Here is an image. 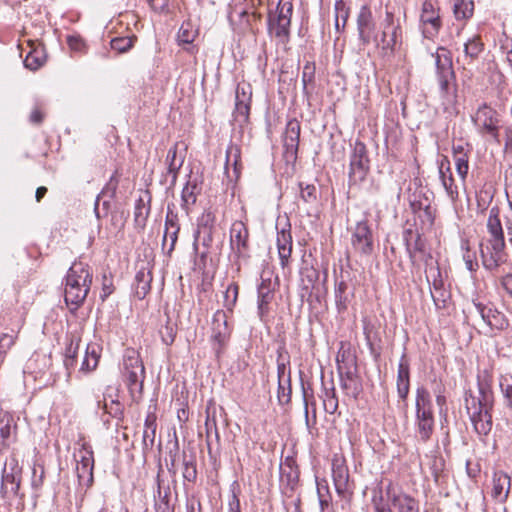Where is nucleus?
I'll return each instance as SVG.
<instances>
[{
    "mask_svg": "<svg viewBox=\"0 0 512 512\" xmlns=\"http://www.w3.org/2000/svg\"><path fill=\"white\" fill-rule=\"evenodd\" d=\"M381 36L378 42L386 55H393L402 44L403 30L400 17L386 7L384 19L380 23Z\"/></svg>",
    "mask_w": 512,
    "mask_h": 512,
    "instance_id": "39448f33",
    "label": "nucleus"
},
{
    "mask_svg": "<svg viewBox=\"0 0 512 512\" xmlns=\"http://www.w3.org/2000/svg\"><path fill=\"white\" fill-rule=\"evenodd\" d=\"M290 356L284 347L277 350V376L278 382L286 381L288 370H290Z\"/></svg>",
    "mask_w": 512,
    "mask_h": 512,
    "instance_id": "4c0bfd02",
    "label": "nucleus"
},
{
    "mask_svg": "<svg viewBox=\"0 0 512 512\" xmlns=\"http://www.w3.org/2000/svg\"><path fill=\"white\" fill-rule=\"evenodd\" d=\"M511 490V477L504 471H495L492 476L491 497L504 504Z\"/></svg>",
    "mask_w": 512,
    "mask_h": 512,
    "instance_id": "412c9836",
    "label": "nucleus"
},
{
    "mask_svg": "<svg viewBox=\"0 0 512 512\" xmlns=\"http://www.w3.org/2000/svg\"><path fill=\"white\" fill-rule=\"evenodd\" d=\"M499 387L508 408L512 409V375L503 374L499 377Z\"/></svg>",
    "mask_w": 512,
    "mask_h": 512,
    "instance_id": "8fccbe9b",
    "label": "nucleus"
},
{
    "mask_svg": "<svg viewBox=\"0 0 512 512\" xmlns=\"http://www.w3.org/2000/svg\"><path fill=\"white\" fill-rule=\"evenodd\" d=\"M426 279L431 285L433 291L444 288V282L442 280L441 271L438 265H428L426 269Z\"/></svg>",
    "mask_w": 512,
    "mask_h": 512,
    "instance_id": "c03bdc74",
    "label": "nucleus"
},
{
    "mask_svg": "<svg viewBox=\"0 0 512 512\" xmlns=\"http://www.w3.org/2000/svg\"><path fill=\"white\" fill-rule=\"evenodd\" d=\"M197 36V31L193 28L190 22H184L178 31V42L179 44L188 45L185 50L190 53H196L195 46L191 45Z\"/></svg>",
    "mask_w": 512,
    "mask_h": 512,
    "instance_id": "72a5a7b5",
    "label": "nucleus"
},
{
    "mask_svg": "<svg viewBox=\"0 0 512 512\" xmlns=\"http://www.w3.org/2000/svg\"><path fill=\"white\" fill-rule=\"evenodd\" d=\"M242 171L241 149L231 143L226 149L225 175L229 182H236Z\"/></svg>",
    "mask_w": 512,
    "mask_h": 512,
    "instance_id": "6ab92c4d",
    "label": "nucleus"
},
{
    "mask_svg": "<svg viewBox=\"0 0 512 512\" xmlns=\"http://www.w3.org/2000/svg\"><path fill=\"white\" fill-rule=\"evenodd\" d=\"M301 126L296 119L287 122L285 133L283 136L284 157L287 162H295L297 160Z\"/></svg>",
    "mask_w": 512,
    "mask_h": 512,
    "instance_id": "2eb2a0df",
    "label": "nucleus"
},
{
    "mask_svg": "<svg viewBox=\"0 0 512 512\" xmlns=\"http://www.w3.org/2000/svg\"><path fill=\"white\" fill-rule=\"evenodd\" d=\"M484 50V43L479 35L473 36L464 45L465 57L471 61L476 60Z\"/></svg>",
    "mask_w": 512,
    "mask_h": 512,
    "instance_id": "ea45409f",
    "label": "nucleus"
},
{
    "mask_svg": "<svg viewBox=\"0 0 512 512\" xmlns=\"http://www.w3.org/2000/svg\"><path fill=\"white\" fill-rule=\"evenodd\" d=\"M338 363V374L340 377V386L346 392L348 396L357 399L359 394L362 391V385L359 380V377L356 374V366L354 360H351V364L345 363L342 360V364L340 363L339 356L337 357Z\"/></svg>",
    "mask_w": 512,
    "mask_h": 512,
    "instance_id": "9b49d317",
    "label": "nucleus"
},
{
    "mask_svg": "<svg viewBox=\"0 0 512 512\" xmlns=\"http://www.w3.org/2000/svg\"><path fill=\"white\" fill-rule=\"evenodd\" d=\"M250 114V97L245 92L240 95L239 88L236 91L235 110L233 113L234 120L240 125H244L249 120Z\"/></svg>",
    "mask_w": 512,
    "mask_h": 512,
    "instance_id": "c85d7f7f",
    "label": "nucleus"
},
{
    "mask_svg": "<svg viewBox=\"0 0 512 512\" xmlns=\"http://www.w3.org/2000/svg\"><path fill=\"white\" fill-rule=\"evenodd\" d=\"M150 208L145 204L142 198H139L135 203L134 221L138 227H144Z\"/></svg>",
    "mask_w": 512,
    "mask_h": 512,
    "instance_id": "3c124183",
    "label": "nucleus"
},
{
    "mask_svg": "<svg viewBox=\"0 0 512 512\" xmlns=\"http://www.w3.org/2000/svg\"><path fill=\"white\" fill-rule=\"evenodd\" d=\"M179 231V229H164L162 238V250L167 255H171V253L174 251L178 240Z\"/></svg>",
    "mask_w": 512,
    "mask_h": 512,
    "instance_id": "09e8293b",
    "label": "nucleus"
},
{
    "mask_svg": "<svg viewBox=\"0 0 512 512\" xmlns=\"http://www.w3.org/2000/svg\"><path fill=\"white\" fill-rule=\"evenodd\" d=\"M291 370H288L286 381L278 382L277 398L280 405H286L291 402Z\"/></svg>",
    "mask_w": 512,
    "mask_h": 512,
    "instance_id": "37998d69",
    "label": "nucleus"
},
{
    "mask_svg": "<svg viewBox=\"0 0 512 512\" xmlns=\"http://www.w3.org/2000/svg\"><path fill=\"white\" fill-rule=\"evenodd\" d=\"M456 170L460 177L464 180L467 176L469 165L468 157L466 153H460L459 156L455 157Z\"/></svg>",
    "mask_w": 512,
    "mask_h": 512,
    "instance_id": "774afa93",
    "label": "nucleus"
},
{
    "mask_svg": "<svg viewBox=\"0 0 512 512\" xmlns=\"http://www.w3.org/2000/svg\"><path fill=\"white\" fill-rule=\"evenodd\" d=\"M274 285L270 278H261L257 287L258 315L263 319L269 312V305L274 298Z\"/></svg>",
    "mask_w": 512,
    "mask_h": 512,
    "instance_id": "5701e85b",
    "label": "nucleus"
},
{
    "mask_svg": "<svg viewBox=\"0 0 512 512\" xmlns=\"http://www.w3.org/2000/svg\"><path fill=\"white\" fill-rule=\"evenodd\" d=\"M75 457H79V459H76V473L79 483L90 487L93 483L94 468V458L91 447L87 444H83L78 455H75Z\"/></svg>",
    "mask_w": 512,
    "mask_h": 512,
    "instance_id": "4468645a",
    "label": "nucleus"
},
{
    "mask_svg": "<svg viewBox=\"0 0 512 512\" xmlns=\"http://www.w3.org/2000/svg\"><path fill=\"white\" fill-rule=\"evenodd\" d=\"M156 419L157 417L155 412H148L144 423V431L142 437L143 450L152 449V447L154 446L157 428Z\"/></svg>",
    "mask_w": 512,
    "mask_h": 512,
    "instance_id": "c756f323",
    "label": "nucleus"
},
{
    "mask_svg": "<svg viewBox=\"0 0 512 512\" xmlns=\"http://www.w3.org/2000/svg\"><path fill=\"white\" fill-rule=\"evenodd\" d=\"M80 342L81 340L74 336L68 339L64 354V366L68 371V374H70V371L76 366Z\"/></svg>",
    "mask_w": 512,
    "mask_h": 512,
    "instance_id": "473e14b6",
    "label": "nucleus"
},
{
    "mask_svg": "<svg viewBox=\"0 0 512 512\" xmlns=\"http://www.w3.org/2000/svg\"><path fill=\"white\" fill-rule=\"evenodd\" d=\"M123 377L132 397L141 394L145 379V367L139 352L127 348L123 355Z\"/></svg>",
    "mask_w": 512,
    "mask_h": 512,
    "instance_id": "20e7f679",
    "label": "nucleus"
},
{
    "mask_svg": "<svg viewBox=\"0 0 512 512\" xmlns=\"http://www.w3.org/2000/svg\"><path fill=\"white\" fill-rule=\"evenodd\" d=\"M158 495H159V501L155 503V511L156 512H174L173 506L170 505L169 502V495L170 491L169 489L165 491L164 495L161 494V486L160 483H158Z\"/></svg>",
    "mask_w": 512,
    "mask_h": 512,
    "instance_id": "bf43d9fd",
    "label": "nucleus"
},
{
    "mask_svg": "<svg viewBox=\"0 0 512 512\" xmlns=\"http://www.w3.org/2000/svg\"><path fill=\"white\" fill-rule=\"evenodd\" d=\"M215 221V214L210 210H206L198 219L197 229H215Z\"/></svg>",
    "mask_w": 512,
    "mask_h": 512,
    "instance_id": "0e129e2a",
    "label": "nucleus"
},
{
    "mask_svg": "<svg viewBox=\"0 0 512 512\" xmlns=\"http://www.w3.org/2000/svg\"><path fill=\"white\" fill-rule=\"evenodd\" d=\"M370 171V160L366 145L361 141H356L350 155L349 164V185H359L362 183Z\"/></svg>",
    "mask_w": 512,
    "mask_h": 512,
    "instance_id": "6e6552de",
    "label": "nucleus"
},
{
    "mask_svg": "<svg viewBox=\"0 0 512 512\" xmlns=\"http://www.w3.org/2000/svg\"><path fill=\"white\" fill-rule=\"evenodd\" d=\"M47 59L46 49L42 41L34 40V70L42 67Z\"/></svg>",
    "mask_w": 512,
    "mask_h": 512,
    "instance_id": "4d7b16f0",
    "label": "nucleus"
},
{
    "mask_svg": "<svg viewBox=\"0 0 512 512\" xmlns=\"http://www.w3.org/2000/svg\"><path fill=\"white\" fill-rule=\"evenodd\" d=\"M435 59L436 76L443 94L451 93L455 86L456 75L453 69L452 53L447 48L440 46L432 54Z\"/></svg>",
    "mask_w": 512,
    "mask_h": 512,
    "instance_id": "0eeeda50",
    "label": "nucleus"
},
{
    "mask_svg": "<svg viewBox=\"0 0 512 512\" xmlns=\"http://www.w3.org/2000/svg\"><path fill=\"white\" fill-rule=\"evenodd\" d=\"M473 0H455L454 15L457 20H467L473 16Z\"/></svg>",
    "mask_w": 512,
    "mask_h": 512,
    "instance_id": "a19ab883",
    "label": "nucleus"
},
{
    "mask_svg": "<svg viewBox=\"0 0 512 512\" xmlns=\"http://www.w3.org/2000/svg\"><path fill=\"white\" fill-rule=\"evenodd\" d=\"M386 497L397 512H419L420 504L417 499L411 495L396 489L392 482L385 487Z\"/></svg>",
    "mask_w": 512,
    "mask_h": 512,
    "instance_id": "ddd939ff",
    "label": "nucleus"
},
{
    "mask_svg": "<svg viewBox=\"0 0 512 512\" xmlns=\"http://www.w3.org/2000/svg\"><path fill=\"white\" fill-rule=\"evenodd\" d=\"M215 229H197L195 242H201L203 246L210 247L213 242V232Z\"/></svg>",
    "mask_w": 512,
    "mask_h": 512,
    "instance_id": "69168bd1",
    "label": "nucleus"
},
{
    "mask_svg": "<svg viewBox=\"0 0 512 512\" xmlns=\"http://www.w3.org/2000/svg\"><path fill=\"white\" fill-rule=\"evenodd\" d=\"M416 426L420 440L427 442L434 431V419L416 420Z\"/></svg>",
    "mask_w": 512,
    "mask_h": 512,
    "instance_id": "864d4df0",
    "label": "nucleus"
},
{
    "mask_svg": "<svg viewBox=\"0 0 512 512\" xmlns=\"http://www.w3.org/2000/svg\"><path fill=\"white\" fill-rule=\"evenodd\" d=\"M300 274L302 289L306 292H310L312 289H314L319 280V270L315 269L313 266H305L302 268Z\"/></svg>",
    "mask_w": 512,
    "mask_h": 512,
    "instance_id": "c9c22d12",
    "label": "nucleus"
},
{
    "mask_svg": "<svg viewBox=\"0 0 512 512\" xmlns=\"http://www.w3.org/2000/svg\"><path fill=\"white\" fill-rule=\"evenodd\" d=\"M374 29L375 22L370 7L368 5L361 6L357 15V31L359 40L363 45L370 43Z\"/></svg>",
    "mask_w": 512,
    "mask_h": 512,
    "instance_id": "aec40b11",
    "label": "nucleus"
},
{
    "mask_svg": "<svg viewBox=\"0 0 512 512\" xmlns=\"http://www.w3.org/2000/svg\"><path fill=\"white\" fill-rule=\"evenodd\" d=\"M14 419L9 413L0 418V451L9 447L14 440Z\"/></svg>",
    "mask_w": 512,
    "mask_h": 512,
    "instance_id": "cd10ccee",
    "label": "nucleus"
},
{
    "mask_svg": "<svg viewBox=\"0 0 512 512\" xmlns=\"http://www.w3.org/2000/svg\"><path fill=\"white\" fill-rule=\"evenodd\" d=\"M293 11L291 2L278 3L274 12L268 14V31L275 36L279 42L286 44L290 38V24Z\"/></svg>",
    "mask_w": 512,
    "mask_h": 512,
    "instance_id": "423d86ee",
    "label": "nucleus"
},
{
    "mask_svg": "<svg viewBox=\"0 0 512 512\" xmlns=\"http://www.w3.org/2000/svg\"><path fill=\"white\" fill-rule=\"evenodd\" d=\"M159 334L161 336L162 342L165 345L170 346L175 340L177 334V325L168 319L166 324L161 326L159 329Z\"/></svg>",
    "mask_w": 512,
    "mask_h": 512,
    "instance_id": "6e6d98bb",
    "label": "nucleus"
},
{
    "mask_svg": "<svg viewBox=\"0 0 512 512\" xmlns=\"http://www.w3.org/2000/svg\"><path fill=\"white\" fill-rule=\"evenodd\" d=\"M99 361V354L96 345H87L85 355L81 363L80 371L90 372L94 370Z\"/></svg>",
    "mask_w": 512,
    "mask_h": 512,
    "instance_id": "58836bf2",
    "label": "nucleus"
},
{
    "mask_svg": "<svg viewBox=\"0 0 512 512\" xmlns=\"http://www.w3.org/2000/svg\"><path fill=\"white\" fill-rule=\"evenodd\" d=\"M201 180L198 177H189L186 185L184 186L181 193V206L188 213L191 206H193L196 201L198 195L201 193L202 186Z\"/></svg>",
    "mask_w": 512,
    "mask_h": 512,
    "instance_id": "393cba45",
    "label": "nucleus"
},
{
    "mask_svg": "<svg viewBox=\"0 0 512 512\" xmlns=\"http://www.w3.org/2000/svg\"><path fill=\"white\" fill-rule=\"evenodd\" d=\"M136 40L137 37L135 35L115 37L110 41V45L118 53H125L134 46Z\"/></svg>",
    "mask_w": 512,
    "mask_h": 512,
    "instance_id": "a18cd8bd",
    "label": "nucleus"
},
{
    "mask_svg": "<svg viewBox=\"0 0 512 512\" xmlns=\"http://www.w3.org/2000/svg\"><path fill=\"white\" fill-rule=\"evenodd\" d=\"M349 17V8L343 1H337L335 4V27L339 31L344 28Z\"/></svg>",
    "mask_w": 512,
    "mask_h": 512,
    "instance_id": "5fc2aeb1",
    "label": "nucleus"
},
{
    "mask_svg": "<svg viewBox=\"0 0 512 512\" xmlns=\"http://www.w3.org/2000/svg\"><path fill=\"white\" fill-rule=\"evenodd\" d=\"M315 63L311 61H307L303 66L302 71V85H303V93L305 95H309L308 86L310 84H314L315 78Z\"/></svg>",
    "mask_w": 512,
    "mask_h": 512,
    "instance_id": "603ef678",
    "label": "nucleus"
},
{
    "mask_svg": "<svg viewBox=\"0 0 512 512\" xmlns=\"http://www.w3.org/2000/svg\"><path fill=\"white\" fill-rule=\"evenodd\" d=\"M324 409L326 412L333 414L338 408V399L336 397L335 389L325 390V399L323 401Z\"/></svg>",
    "mask_w": 512,
    "mask_h": 512,
    "instance_id": "e2e57ef3",
    "label": "nucleus"
},
{
    "mask_svg": "<svg viewBox=\"0 0 512 512\" xmlns=\"http://www.w3.org/2000/svg\"><path fill=\"white\" fill-rule=\"evenodd\" d=\"M239 293V286L237 283H231L224 293V306L229 310L235 306Z\"/></svg>",
    "mask_w": 512,
    "mask_h": 512,
    "instance_id": "13d9d810",
    "label": "nucleus"
},
{
    "mask_svg": "<svg viewBox=\"0 0 512 512\" xmlns=\"http://www.w3.org/2000/svg\"><path fill=\"white\" fill-rule=\"evenodd\" d=\"M433 302L437 309H445L450 299V292L445 288L431 291Z\"/></svg>",
    "mask_w": 512,
    "mask_h": 512,
    "instance_id": "052dcab7",
    "label": "nucleus"
},
{
    "mask_svg": "<svg viewBox=\"0 0 512 512\" xmlns=\"http://www.w3.org/2000/svg\"><path fill=\"white\" fill-rule=\"evenodd\" d=\"M348 285L345 281H340L335 287V302L339 312L345 311L349 302L347 295Z\"/></svg>",
    "mask_w": 512,
    "mask_h": 512,
    "instance_id": "49530a36",
    "label": "nucleus"
},
{
    "mask_svg": "<svg viewBox=\"0 0 512 512\" xmlns=\"http://www.w3.org/2000/svg\"><path fill=\"white\" fill-rule=\"evenodd\" d=\"M332 478L337 493L343 494L348 486V469L343 464L334 462L332 464Z\"/></svg>",
    "mask_w": 512,
    "mask_h": 512,
    "instance_id": "2f4dec72",
    "label": "nucleus"
},
{
    "mask_svg": "<svg viewBox=\"0 0 512 512\" xmlns=\"http://www.w3.org/2000/svg\"><path fill=\"white\" fill-rule=\"evenodd\" d=\"M299 469L296 460L292 456H287L280 465V475L282 479H286L287 484L294 486L299 480Z\"/></svg>",
    "mask_w": 512,
    "mask_h": 512,
    "instance_id": "7c9ffc66",
    "label": "nucleus"
},
{
    "mask_svg": "<svg viewBox=\"0 0 512 512\" xmlns=\"http://www.w3.org/2000/svg\"><path fill=\"white\" fill-rule=\"evenodd\" d=\"M118 183H119V181H118L116 175H112L110 177L108 183L106 184V186L102 189L101 194L97 196L95 205H94V211H95L97 218L101 217L100 213H99V200H100L101 196H107L109 198L114 197V195L116 193V189L118 187Z\"/></svg>",
    "mask_w": 512,
    "mask_h": 512,
    "instance_id": "de8ad7c7",
    "label": "nucleus"
},
{
    "mask_svg": "<svg viewBox=\"0 0 512 512\" xmlns=\"http://www.w3.org/2000/svg\"><path fill=\"white\" fill-rule=\"evenodd\" d=\"M351 245L361 256L368 257L373 253L374 236L367 220L356 223L351 236Z\"/></svg>",
    "mask_w": 512,
    "mask_h": 512,
    "instance_id": "1a4fd4ad",
    "label": "nucleus"
},
{
    "mask_svg": "<svg viewBox=\"0 0 512 512\" xmlns=\"http://www.w3.org/2000/svg\"><path fill=\"white\" fill-rule=\"evenodd\" d=\"M92 285V272L87 264L74 262L66 275L65 302L76 310L86 299Z\"/></svg>",
    "mask_w": 512,
    "mask_h": 512,
    "instance_id": "7ed1b4c3",
    "label": "nucleus"
},
{
    "mask_svg": "<svg viewBox=\"0 0 512 512\" xmlns=\"http://www.w3.org/2000/svg\"><path fill=\"white\" fill-rule=\"evenodd\" d=\"M231 335V330L227 323V316L224 311L217 310L212 320V341L217 355L220 354L223 347L227 344Z\"/></svg>",
    "mask_w": 512,
    "mask_h": 512,
    "instance_id": "dca6fc26",
    "label": "nucleus"
},
{
    "mask_svg": "<svg viewBox=\"0 0 512 512\" xmlns=\"http://www.w3.org/2000/svg\"><path fill=\"white\" fill-rule=\"evenodd\" d=\"M439 172H440L441 182L443 184V187L446 190L448 197L451 199L452 202H455L458 199V190H457V186L454 183V178L452 176L450 168L447 167L446 171H444L443 165H441Z\"/></svg>",
    "mask_w": 512,
    "mask_h": 512,
    "instance_id": "e433bc0d",
    "label": "nucleus"
},
{
    "mask_svg": "<svg viewBox=\"0 0 512 512\" xmlns=\"http://www.w3.org/2000/svg\"><path fill=\"white\" fill-rule=\"evenodd\" d=\"M178 144H174L168 150L166 156V163L168 165V173L172 175L171 185H175L177 180L178 171L184 163V157L177 158Z\"/></svg>",
    "mask_w": 512,
    "mask_h": 512,
    "instance_id": "f704fd0d",
    "label": "nucleus"
},
{
    "mask_svg": "<svg viewBox=\"0 0 512 512\" xmlns=\"http://www.w3.org/2000/svg\"><path fill=\"white\" fill-rule=\"evenodd\" d=\"M420 22L422 25V33L425 38L433 39L437 36L442 27L439 7H437L432 1L425 0L422 4Z\"/></svg>",
    "mask_w": 512,
    "mask_h": 512,
    "instance_id": "f8f14e48",
    "label": "nucleus"
},
{
    "mask_svg": "<svg viewBox=\"0 0 512 512\" xmlns=\"http://www.w3.org/2000/svg\"><path fill=\"white\" fill-rule=\"evenodd\" d=\"M473 122L480 129L481 133L490 135L497 143L499 139V115L495 109L483 104L476 111Z\"/></svg>",
    "mask_w": 512,
    "mask_h": 512,
    "instance_id": "9d476101",
    "label": "nucleus"
},
{
    "mask_svg": "<svg viewBox=\"0 0 512 512\" xmlns=\"http://www.w3.org/2000/svg\"><path fill=\"white\" fill-rule=\"evenodd\" d=\"M277 228V248L280 259V264L284 268L287 266L289 258L292 253V235L291 225L286 221L282 228Z\"/></svg>",
    "mask_w": 512,
    "mask_h": 512,
    "instance_id": "4be33fe9",
    "label": "nucleus"
},
{
    "mask_svg": "<svg viewBox=\"0 0 512 512\" xmlns=\"http://www.w3.org/2000/svg\"><path fill=\"white\" fill-rule=\"evenodd\" d=\"M500 209L497 206L489 210L487 231L489 238L487 244H481V258L485 269L495 272L507 261L505 252V238L502 224L499 218Z\"/></svg>",
    "mask_w": 512,
    "mask_h": 512,
    "instance_id": "f03ea898",
    "label": "nucleus"
},
{
    "mask_svg": "<svg viewBox=\"0 0 512 512\" xmlns=\"http://www.w3.org/2000/svg\"><path fill=\"white\" fill-rule=\"evenodd\" d=\"M299 187H300V196L304 202L312 204L317 201V190L314 185L306 184L304 186L303 183H300Z\"/></svg>",
    "mask_w": 512,
    "mask_h": 512,
    "instance_id": "680f3d73",
    "label": "nucleus"
},
{
    "mask_svg": "<svg viewBox=\"0 0 512 512\" xmlns=\"http://www.w3.org/2000/svg\"><path fill=\"white\" fill-rule=\"evenodd\" d=\"M410 380V367L406 355L403 354L398 364L397 381Z\"/></svg>",
    "mask_w": 512,
    "mask_h": 512,
    "instance_id": "338daca9",
    "label": "nucleus"
},
{
    "mask_svg": "<svg viewBox=\"0 0 512 512\" xmlns=\"http://www.w3.org/2000/svg\"><path fill=\"white\" fill-rule=\"evenodd\" d=\"M473 306L491 330H504L509 326L505 314L492 306L473 300Z\"/></svg>",
    "mask_w": 512,
    "mask_h": 512,
    "instance_id": "f3484780",
    "label": "nucleus"
},
{
    "mask_svg": "<svg viewBox=\"0 0 512 512\" xmlns=\"http://www.w3.org/2000/svg\"><path fill=\"white\" fill-rule=\"evenodd\" d=\"M372 505L375 512H393L391 504L386 497L385 490L381 487L373 491Z\"/></svg>",
    "mask_w": 512,
    "mask_h": 512,
    "instance_id": "79ce46f5",
    "label": "nucleus"
},
{
    "mask_svg": "<svg viewBox=\"0 0 512 512\" xmlns=\"http://www.w3.org/2000/svg\"><path fill=\"white\" fill-rule=\"evenodd\" d=\"M152 274L147 266L142 265L136 272L133 288L138 299H144L151 288Z\"/></svg>",
    "mask_w": 512,
    "mask_h": 512,
    "instance_id": "a878e982",
    "label": "nucleus"
},
{
    "mask_svg": "<svg viewBox=\"0 0 512 512\" xmlns=\"http://www.w3.org/2000/svg\"><path fill=\"white\" fill-rule=\"evenodd\" d=\"M429 392L421 387L416 391V420L434 419Z\"/></svg>",
    "mask_w": 512,
    "mask_h": 512,
    "instance_id": "bb28decb",
    "label": "nucleus"
},
{
    "mask_svg": "<svg viewBox=\"0 0 512 512\" xmlns=\"http://www.w3.org/2000/svg\"><path fill=\"white\" fill-rule=\"evenodd\" d=\"M230 246L238 257H245L249 252V230L242 221H235L230 229Z\"/></svg>",
    "mask_w": 512,
    "mask_h": 512,
    "instance_id": "a211bd4d",
    "label": "nucleus"
},
{
    "mask_svg": "<svg viewBox=\"0 0 512 512\" xmlns=\"http://www.w3.org/2000/svg\"><path fill=\"white\" fill-rule=\"evenodd\" d=\"M479 395L475 396L471 391L465 393V408L475 432L481 436H487L493 426L492 409L494 395L491 387L484 381H478Z\"/></svg>",
    "mask_w": 512,
    "mask_h": 512,
    "instance_id": "f257e3e1",
    "label": "nucleus"
},
{
    "mask_svg": "<svg viewBox=\"0 0 512 512\" xmlns=\"http://www.w3.org/2000/svg\"><path fill=\"white\" fill-rule=\"evenodd\" d=\"M110 391L111 388L108 387L103 393V399L97 400V407L98 409H102L105 414L120 421L124 415V406L119 402L118 399L112 398Z\"/></svg>",
    "mask_w": 512,
    "mask_h": 512,
    "instance_id": "b1692460",
    "label": "nucleus"
}]
</instances>
